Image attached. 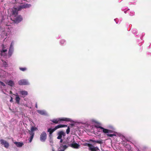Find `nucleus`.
Returning <instances> with one entry per match:
<instances>
[{
	"label": "nucleus",
	"mask_w": 151,
	"mask_h": 151,
	"mask_svg": "<svg viewBox=\"0 0 151 151\" xmlns=\"http://www.w3.org/2000/svg\"><path fill=\"white\" fill-rule=\"evenodd\" d=\"M50 121L52 122L53 123L57 124L60 123L61 121L70 122L71 121V119L69 118H59L56 119H54L50 120Z\"/></svg>",
	"instance_id": "f257e3e1"
},
{
	"label": "nucleus",
	"mask_w": 151,
	"mask_h": 151,
	"mask_svg": "<svg viewBox=\"0 0 151 151\" xmlns=\"http://www.w3.org/2000/svg\"><path fill=\"white\" fill-rule=\"evenodd\" d=\"M85 145L88 147V150L90 151H97L99 150L97 147H95L94 146L90 144L86 143L85 144Z\"/></svg>",
	"instance_id": "f03ea898"
},
{
	"label": "nucleus",
	"mask_w": 151,
	"mask_h": 151,
	"mask_svg": "<svg viewBox=\"0 0 151 151\" xmlns=\"http://www.w3.org/2000/svg\"><path fill=\"white\" fill-rule=\"evenodd\" d=\"M95 127L96 128H99L102 129V132L104 133L107 134L111 133H112L113 132V131H112V130H109L106 129H105L98 124L96 125L95 126Z\"/></svg>",
	"instance_id": "7ed1b4c3"
},
{
	"label": "nucleus",
	"mask_w": 151,
	"mask_h": 151,
	"mask_svg": "<svg viewBox=\"0 0 151 151\" xmlns=\"http://www.w3.org/2000/svg\"><path fill=\"white\" fill-rule=\"evenodd\" d=\"M11 19L15 23H19L23 19L21 15H19L16 17L11 18Z\"/></svg>",
	"instance_id": "20e7f679"
},
{
	"label": "nucleus",
	"mask_w": 151,
	"mask_h": 151,
	"mask_svg": "<svg viewBox=\"0 0 151 151\" xmlns=\"http://www.w3.org/2000/svg\"><path fill=\"white\" fill-rule=\"evenodd\" d=\"M19 6H18L17 8L13 7L12 9V15L11 17H16L18 15V11L19 10H18Z\"/></svg>",
	"instance_id": "39448f33"
},
{
	"label": "nucleus",
	"mask_w": 151,
	"mask_h": 151,
	"mask_svg": "<svg viewBox=\"0 0 151 151\" xmlns=\"http://www.w3.org/2000/svg\"><path fill=\"white\" fill-rule=\"evenodd\" d=\"M69 146L75 149H78L80 146V145L76 143L74 139L71 141V142L69 145Z\"/></svg>",
	"instance_id": "423d86ee"
},
{
	"label": "nucleus",
	"mask_w": 151,
	"mask_h": 151,
	"mask_svg": "<svg viewBox=\"0 0 151 151\" xmlns=\"http://www.w3.org/2000/svg\"><path fill=\"white\" fill-rule=\"evenodd\" d=\"M47 138V134L45 131L43 132L40 135V139L42 142H44Z\"/></svg>",
	"instance_id": "0eeeda50"
},
{
	"label": "nucleus",
	"mask_w": 151,
	"mask_h": 151,
	"mask_svg": "<svg viewBox=\"0 0 151 151\" xmlns=\"http://www.w3.org/2000/svg\"><path fill=\"white\" fill-rule=\"evenodd\" d=\"M31 5L29 4H24L21 6H19V8L18 10H21L23 9H26L29 8Z\"/></svg>",
	"instance_id": "6e6552de"
},
{
	"label": "nucleus",
	"mask_w": 151,
	"mask_h": 151,
	"mask_svg": "<svg viewBox=\"0 0 151 151\" xmlns=\"http://www.w3.org/2000/svg\"><path fill=\"white\" fill-rule=\"evenodd\" d=\"M0 142L2 145H4V147L6 148H9V144L6 141L3 139H1L0 140Z\"/></svg>",
	"instance_id": "1a4fd4ad"
},
{
	"label": "nucleus",
	"mask_w": 151,
	"mask_h": 151,
	"mask_svg": "<svg viewBox=\"0 0 151 151\" xmlns=\"http://www.w3.org/2000/svg\"><path fill=\"white\" fill-rule=\"evenodd\" d=\"M18 83L19 85H27L28 84V82L25 79L20 80L18 82Z\"/></svg>",
	"instance_id": "9d476101"
},
{
	"label": "nucleus",
	"mask_w": 151,
	"mask_h": 151,
	"mask_svg": "<svg viewBox=\"0 0 151 151\" xmlns=\"http://www.w3.org/2000/svg\"><path fill=\"white\" fill-rule=\"evenodd\" d=\"M58 136L57 137V139H62L63 136L65 137V133L62 131L58 132Z\"/></svg>",
	"instance_id": "9b49d317"
},
{
	"label": "nucleus",
	"mask_w": 151,
	"mask_h": 151,
	"mask_svg": "<svg viewBox=\"0 0 151 151\" xmlns=\"http://www.w3.org/2000/svg\"><path fill=\"white\" fill-rule=\"evenodd\" d=\"M67 127V125H66L60 124L57 126H56L54 128L55 129V130H56V129L58 128L62 127Z\"/></svg>",
	"instance_id": "f8f14e48"
},
{
	"label": "nucleus",
	"mask_w": 151,
	"mask_h": 151,
	"mask_svg": "<svg viewBox=\"0 0 151 151\" xmlns=\"http://www.w3.org/2000/svg\"><path fill=\"white\" fill-rule=\"evenodd\" d=\"M90 141L93 142L94 143H97L100 144H102L103 143L102 140L100 139L99 140H93L92 139H90Z\"/></svg>",
	"instance_id": "ddd939ff"
},
{
	"label": "nucleus",
	"mask_w": 151,
	"mask_h": 151,
	"mask_svg": "<svg viewBox=\"0 0 151 151\" xmlns=\"http://www.w3.org/2000/svg\"><path fill=\"white\" fill-rule=\"evenodd\" d=\"M30 135V137L29 138V142L30 143L31 142L32 140V139L34 136L35 133H29Z\"/></svg>",
	"instance_id": "4468645a"
},
{
	"label": "nucleus",
	"mask_w": 151,
	"mask_h": 151,
	"mask_svg": "<svg viewBox=\"0 0 151 151\" xmlns=\"http://www.w3.org/2000/svg\"><path fill=\"white\" fill-rule=\"evenodd\" d=\"M14 144H16L17 146L18 147H21L23 145L22 142H14Z\"/></svg>",
	"instance_id": "2eb2a0df"
},
{
	"label": "nucleus",
	"mask_w": 151,
	"mask_h": 151,
	"mask_svg": "<svg viewBox=\"0 0 151 151\" xmlns=\"http://www.w3.org/2000/svg\"><path fill=\"white\" fill-rule=\"evenodd\" d=\"M37 112L40 114L42 115H46L47 113L44 110H38Z\"/></svg>",
	"instance_id": "dca6fc26"
},
{
	"label": "nucleus",
	"mask_w": 151,
	"mask_h": 151,
	"mask_svg": "<svg viewBox=\"0 0 151 151\" xmlns=\"http://www.w3.org/2000/svg\"><path fill=\"white\" fill-rule=\"evenodd\" d=\"M55 131L54 128L52 129L51 128H49L47 129V132H49L50 135H51L52 133Z\"/></svg>",
	"instance_id": "f3484780"
},
{
	"label": "nucleus",
	"mask_w": 151,
	"mask_h": 151,
	"mask_svg": "<svg viewBox=\"0 0 151 151\" xmlns=\"http://www.w3.org/2000/svg\"><path fill=\"white\" fill-rule=\"evenodd\" d=\"M37 128L36 127H32L31 129V130H29L28 131V132L29 133H35L34 131Z\"/></svg>",
	"instance_id": "a211bd4d"
},
{
	"label": "nucleus",
	"mask_w": 151,
	"mask_h": 151,
	"mask_svg": "<svg viewBox=\"0 0 151 151\" xmlns=\"http://www.w3.org/2000/svg\"><path fill=\"white\" fill-rule=\"evenodd\" d=\"M20 93L22 96H27L28 94L27 92L25 91H20Z\"/></svg>",
	"instance_id": "6ab92c4d"
},
{
	"label": "nucleus",
	"mask_w": 151,
	"mask_h": 151,
	"mask_svg": "<svg viewBox=\"0 0 151 151\" xmlns=\"http://www.w3.org/2000/svg\"><path fill=\"white\" fill-rule=\"evenodd\" d=\"M6 84H7L8 85L11 86H13L14 84V83L13 81L11 80H10L8 82L6 83Z\"/></svg>",
	"instance_id": "aec40b11"
},
{
	"label": "nucleus",
	"mask_w": 151,
	"mask_h": 151,
	"mask_svg": "<svg viewBox=\"0 0 151 151\" xmlns=\"http://www.w3.org/2000/svg\"><path fill=\"white\" fill-rule=\"evenodd\" d=\"M14 49H9L8 52V55L9 57L11 56L13 52Z\"/></svg>",
	"instance_id": "412c9836"
},
{
	"label": "nucleus",
	"mask_w": 151,
	"mask_h": 151,
	"mask_svg": "<svg viewBox=\"0 0 151 151\" xmlns=\"http://www.w3.org/2000/svg\"><path fill=\"white\" fill-rule=\"evenodd\" d=\"M15 100L16 102L18 104H19V101L20 100V98L18 95H16V97L15 98Z\"/></svg>",
	"instance_id": "4be33fe9"
},
{
	"label": "nucleus",
	"mask_w": 151,
	"mask_h": 151,
	"mask_svg": "<svg viewBox=\"0 0 151 151\" xmlns=\"http://www.w3.org/2000/svg\"><path fill=\"white\" fill-rule=\"evenodd\" d=\"M71 142V141L69 142V141L68 140H67L65 141H64L63 142V144H65L68 145V146H69V145Z\"/></svg>",
	"instance_id": "5701e85b"
},
{
	"label": "nucleus",
	"mask_w": 151,
	"mask_h": 151,
	"mask_svg": "<svg viewBox=\"0 0 151 151\" xmlns=\"http://www.w3.org/2000/svg\"><path fill=\"white\" fill-rule=\"evenodd\" d=\"M3 49H4L5 47H4V46H3ZM7 51V50H6V49H5V50H4V49H3L2 50H1V56H2L3 55H2V53L3 52H6Z\"/></svg>",
	"instance_id": "b1692460"
},
{
	"label": "nucleus",
	"mask_w": 151,
	"mask_h": 151,
	"mask_svg": "<svg viewBox=\"0 0 151 151\" xmlns=\"http://www.w3.org/2000/svg\"><path fill=\"white\" fill-rule=\"evenodd\" d=\"M19 69L23 71H25L26 70H27V68L24 67V68H21L20 67L19 68Z\"/></svg>",
	"instance_id": "393cba45"
},
{
	"label": "nucleus",
	"mask_w": 151,
	"mask_h": 151,
	"mask_svg": "<svg viewBox=\"0 0 151 151\" xmlns=\"http://www.w3.org/2000/svg\"><path fill=\"white\" fill-rule=\"evenodd\" d=\"M106 135L110 137H112L114 136H116V135L114 134H106Z\"/></svg>",
	"instance_id": "a878e982"
},
{
	"label": "nucleus",
	"mask_w": 151,
	"mask_h": 151,
	"mask_svg": "<svg viewBox=\"0 0 151 151\" xmlns=\"http://www.w3.org/2000/svg\"><path fill=\"white\" fill-rule=\"evenodd\" d=\"M70 131V128L69 127H68V128L66 130V133L67 134H69V132Z\"/></svg>",
	"instance_id": "bb28decb"
},
{
	"label": "nucleus",
	"mask_w": 151,
	"mask_h": 151,
	"mask_svg": "<svg viewBox=\"0 0 151 151\" xmlns=\"http://www.w3.org/2000/svg\"><path fill=\"white\" fill-rule=\"evenodd\" d=\"M60 145L63 146V150H64L66 149L68 147V146L65 145H63L62 144H61Z\"/></svg>",
	"instance_id": "cd10ccee"
},
{
	"label": "nucleus",
	"mask_w": 151,
	"mask_h": 151,
	"mask_svg": "<svg viewBox=\"0 0 151 151\" xmlns=\"http://www.w3.org/2000/svg\"><path fill=\"white\" fill-rule=\"evenodd\" d=\"M0 85L2 86H5V85L3 82L0 81Z\"/></svg>",
	"instance_id": "c85d7f7f"
},
{
	"label": "nucleus",
	"mask_w": 151,
	"mask_h": 151,
	"mask_svg": "<svg viewBox=\"0 0 151 151\" xmlns=\"http://www.w3.org/2000/svg\"><path fill=\"white\" fill-rule=\"evenodd\" d=\"M65 41L63 40H61L60 41V43L62 44H64L65 43Z\"/></svg>",
	"instance_id": "c756f323"
},
{
	"label": "nucleus",
	"mask_w": 151,
	"mask_h": 151,
	"mask_svg": "<svg viewBox=\"0 0 151 151\" xmlns=\"http://www.w3.org/2000/svg\"><path fill=\"white\" fill-rule=\"evenodd\" d=\"M9 49H14L13 47V45H12V43H11V45H10Z\"/></svg>",
	"instance_id": "7c9ffc66"
},
{
	"label": "nucleus",
	"mask_w": 151,
	"mask_h": 151,
	"mask_svg": "<svg viewBox=\"0 0 151 151\" xmlns=\"http://www.w3.org/2000/svg\"><path fill=\"white\" fill-rule=\"evenodd\" d=\"M11 99L10 100V102H12L13 101V98L12 97H11Z\"/></svg>",
	"instance_id": "2f4dec72"
},
{
	"label": "nucleus",
	"mask_w": 151,
	"mask_h": 151,
	"mask_svg": "<svg viewBox=\"0 0 151 151\" xmlns=\"http://www.w3.org/2000/svg\"><path fill=\"white\" fill-rule=\"evenodd\" d=\"M60 139V143H62L63 142V139Z\"/></svg>",
	"instance_id": "473e14b6"
},
{
	"label": "nucleus",
	"mask_w": 151,
	"mask_h": 151,
	"mask_svg": "<svg viewBox=\"0 0 151 151\" xmlns=\"http://www.w3.org/2000/svg\"><path fill=\"white\" fill-rule=\"evenodd\" d=\"M123 145L124 146H126L128 145L127 144H126L125 143H123Z\"/></svg>",
	"instance_id": "72a5a7b5"
},
{
	"label": "nucleus",
	"mask_w": 151,
	"mask_h": 151,
	"mask_svg": "<svg viewBox=\"0 0 151 151\" xmlns=\"http://www.w3.org/2000/svg\"><path fill=\"white\" fill-rule=\"evenodd\" d=\"M35 107L36 108H37V104H36V105H35Z\"/></svg>",
	"instance_id": "f704fd0d"
},
{
	"label": "nucleus",
	"mask_w": 151,
	"mask_h": 151,
	"mask_svg": "<svg viewBox=\"0 0 151 151\" xmlns=\"http://www.w3.org/2000/svg\"><path fill=\"white\" fill-rule=\"evenodd\" d=\"M58 151H64V150H58Z\"/></svg>",
	"instance_id": "c9c22d12"
},
{
	"label": "nucleus",
	"mask_w": 151,
	"mask_h": 151,
	"mask_svg": "<svg viewBox=\"0 0 151 151\" xmlns=\"http://www.w3.org/2000/svg\"><path fill=\"white\" fill-rule=\"evenodd\" d=\"M52 151H55V150H54V149L53 148V149H52Z\"/></svg>",
	"instance_id": "e433bc0d"
},
{
	"label": "nucleus",
	"mask_w": 151,
	"mask_h": 151,
	"mask_svg": "<svg viewBox=\"0 0 151 151\" xmlns=\"http://www.w3.org/2000/svg\"><path fill=\"white\" fill-rule=\"evenodd\" d=\"M10 93L11 94H12V91H10Z\"/></svg>",
	"instance_id": "4c0bfd02"
},
{
	"label": "nucleus",
	"mask_w": 151,
	"mask_h": 151,
	"mask_svg": "<svg viewBox=\"0 0 151 151\" xmlns=\"http://www.w3.org/2000/svg\"><path fill=\"white\" fill-rule=\"evenodd\" d=\"M16 0H15V1H16Z\"/></svg>",
	"instance_id": "58836bf2"
}]
</instances>
